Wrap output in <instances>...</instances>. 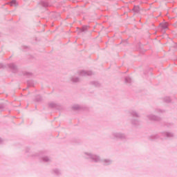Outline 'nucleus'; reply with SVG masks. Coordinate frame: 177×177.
<instances>
[{
    "mask_svg": "<svg viewBox=\"0 0 177 177\" xmlns=\"http://www.w3.org/2000/svg\"><path fill=\"white\" fill-rule=\"evenodd\" d=\"M83 157L86 160H90L92 162H102V158L99 154H96L92 152H84Z\"/></svg>",
    "mask_w": 177,
    "mask_h": 177,
    "instance_id": "obj_1",
    "label": "nucleus"
},
{
    "mask_svg": "<svg viewBox=\"0 0 177 177\" xmlns=\"http://www.w3.org/2000/svg\"><path fill=\"white\" fill-rule=\"evenodd\" d=\"M110 139L114 140L115 142H118V140H122V142L127 140V134L121 131H113L111 133Z\"/></svg>",
    "mask_w": 177,
    "mask_h": 177,
    "instance_id": "obj_2",
    "label": "nucleus"
},
{
    "mask_svg": "<svg viewBox=\"0 0 177 177\" xmlns=\"http://www.w3.org/2000/svg\"><path fill=\"white\" fill-rule=\"evenodd\" d=\"M146 117L149 121H156V122L161 121V118L157 115H154L153 113H149Z\"/></svg>",
    "mask_w": 177,
    "mask_h": 177,
    "instance_id": "obj_3",
    "label": "nucleus"
},
{
    "mask_svg": "<svg viewBox=\"0 0 177 177\" xmlns=\"http://www.w3.org/2000/svg\"><path fill=\"white\" fill-rule=\"evenodd\" d=\"M39 160L44 164H50V162H52V158L46 155H41L39 156Z\"/></svg>",
    "mask_w": 177,
    "mask_h": 177,
    "instance_id": "obj_4",
    "label": "nucleus"
},
{
    "mask_svg": "<svg viewBox=\"0 0 177 177\" xmlns=\"http://www.w3.org/2000/svg\"><path fill=\"white\" fill-rule=\"evenodd\" d=\"M77 73L80 77H90L91 75H93V72L91 71L82 70L79 71Z\"/></svg>",
    "mask_w": 177,
    "mask_h": 177,
    "instance_id": "obj_5",
    "label": "nucleus"
},
{
    "mask_svg": "<svg viewBox=\"0 0 177 177\" xmlns=\"http://www.w3.org/2000/svg\"><path fill=\"white\" fill-rule=\"evenodd\" d=\"M50 109H55V110H62V104L57 102H51L48 103Z\"/></svg>",
    "mask_w": 177,
    "mask_h": 177,
    "instance_id": "obj_6",
    "label": "nucleus"
},
{
    "mask_svg": "<svg viewBox=\"0 0 177 177\" xmlns=\"http://www.w3.org/2000/svg\"><path fill=\"white\" fill-rule=\"evenodd\" d=\"M160 133L162 136H164L165 138H167L168 139L175 138V133L172 131H162Z\"/></svg>",
    "mask_w": 177,
    "mask_h": 177,
    "instance_id": "obj_7",
    "label": "nucleus"
},
{
    "mask_svg": "<svg viewBox=\"0 0 177 177\" xmlns=\"http://www.w3.org/2000/svg\"><path fill=\"white\" fill-rule=\"evenodd\" d=\"M100 162L104 167H109V165H111V164H113V160H111V158L101 159Z\"/></svg>",
    "mask_w": 177,
    "mask_h": 177,
    "instance_id": "obj_8",
    "label": "nucleus"
},
{
    "mask_svg": "<svg viewBox=\"0 0 177 177\" xmlns=\"http://www.w3.org/2000/svg\"><path fill=\"white\" fill-rule=\"evenodd\" d=\"M131 124L133 127H138L140 125V120L138 118H132L131 120Z\"/></svg>",
    "mask_w": 177,
    "mask_h": 177,
    "instance_id": "obj_9",
    "label": "nucleus"
},
{
    "mask_svg": "<svg viewBox=\"0 0 177 177\" xmlns=\"http://www.w3.org/2000/svg\"><path fill=\"white\" fill-rule=\"evenodd\" d=\"M129 113L131 115V117H133L134 118H139V117H140L139 113H138V111H136V110L135 109L130 110Z\"/></svg>",
    "mask_w": 177,
    "mask_h": 177,
    "instance_id": "obj_10",
    "label": "nucleus"
},
{
    "mask_svg": "<svg viewBox=\"0 0 177 177\" xmlns=\"http://www.w3.org/2000/svg\"><path fill=\"white\" fill-rule=\"evenodd\" d=\"M8 66L9 67V68H10L12 73H17V66H16V64H15L14 63L9 64Z\"/></svg>",
    "mask_w": 177,
    "mask_h": 177,
    "instance_id": "obj_11",
    "label": "nucleus"
},
{
    "mask_svg": "<svg viewBox=\"0 0 177 177\" xmlns=\"http://www.w3.org/2000/svg\"><path fill=\"white\" fill-rule=\"evenodd\" d=\"M39 5L43 8H48L49 6V0H42L39 2Z\"/></svg>",
    "mask_w": 177,
    "mask_h": 177,
    "instance_id": "obj_12",
    "label": "nucleus"
},
{
    "mask_svg": "<svg viewBox=\"0 0 177 177\" xmlns=\"http://www.w3.org/2000/svg\"><path fill=\"white\" fill-rule=\"evenodd\" d=\"M52 172L55 175H57V176H60V175H62V170H60L59 169H57V168L53 169Z\"/></svg>",
    "mask_w": 177,
    "mask_h": 177,
    "instance_id": "obj_13",
    "label": "nucleus"
},
{
    "mask_svg": "<svg viewBox=\"0 0 177 177\" xmlns=\"http://www.w3.org/2000/svg\"><path fill=\"white\" fill-rule=\"evenodd\" d=\"M149 140H157V139H160V135L158 134H152L149 136Z\"/></svg>",
    "mask_w": 177,
    "mask_h": 177,
    "instance_id": "obj_14",
    "label": "nucleus"
},
{
    "mask_svg": "<svg viewBox=\"0 0 177 177\" xmlns=\"http://www.w3.org/2000/svg\"><path fill=\"white\" fill-rule=\"evenodd\" d=\"M72 109L75 111H80V110H82V106L80 104H75L72 106Z\"/></svg>",
    "mask_w": 177,
    "mask_h": 177,
    "instance_id": "obj_15",
    "label": "nucleus"
},
{
    "mask_svg": "<svg viewBox=\"0 0 177 177\" xmlns=\"http://www.w3.org/2000/svg\"><path fill=\"white\" fill-rule=\"evenodd\" d=\"M165 127H166V128H168L169 129H171L174 128V127H175V124H174V122H167L165 123Z\"/></svg>",
    "mask_w": 177,
    "mask_h": 177,
    "instance_id": "obj_16",
    "label": "nucleus"
},
{
    "mask_svg": "<svg viewBox=\"0 0 177 177\" xmlns=\"http://www.w3.org/2000/svg\"><path fill=\"white\" fill-rule=\"evenodd\" d=\"M155 114H164L165 113V110L161 109H156L154 110Z\"/></svg>",
    "mask_w": 177,
    "mask_h": 177,
    "instance_id": "obj_17",
    "label": "nucleus"
},
{
    "mask_svg": "<svg viewBox=\"0 0 177 177\" xmlns=\"http://www.w3.org/2000/svg\"><path fill=\"white\" fill-rule=\"evenodd\" d=\"M71 81H72V82H80V77L73 76L71 77Z\"/></svg>",
    "mask_w": 177,
    "mask_h": 177,
    "instance_id": "obj_18",
    "label": "nucleus"
},
{
    "mask_svg": "<svg viewBox=\"0 0 177 177\" xmlns=\"http://www.w3.org/2000/svg\"><path fill=\"white\" fill-rule=\"evenodd\" d=\"M124 81L126 84H131L132 83V79L130 77H126L124 78Z\"/></svg>",
    "mask_w": 177,
    "mask_h": 177,
    "instance_id": "obj_19",
    "label": "nucleus"
},
{
    "mask_svg": "<svg viewBox=\"0 0 177 177\" xmlns=\"http://www.w3.org/2000/svg\"><path fill=\"white\" fill-rule=\"evenodd\" d=\"M91 85H92L93 86H99L100 85V83H99V82L97 81H92L91 82Z\"/></svg>",
    "mask_w": 177,
    "mask_h": 177,
    "instance_id": "obj_20",
    "label": "nucleus"
},
{
    "mask_svg": "<svg viewBox=\"0 0 177 177\" xmlns=\"http://www.w3.org/2000/svg\"><path fill=\"white\" fill-rule=\"evenodd\" d=\"M163 102H165V103H171V97L166 96L163 98Z\"/></svg>",
    "mask_w": 177,
    "mask_h": 177,
    "instance_id": "obj_21",
    "label": "nucleus"
},
{
    "mask_svg": "<svg viewBox=\"0 0 177 177\" xmlns=\"http://www.w3.org/2000/svg\"><path fill=\"white\" fill-rule=\"evenodd\" d=\"M133 10L136 12V13H139V11L140 10V8H139L138 6H135Z\"/></svg>",
    "mask_w": 177,
    "mask_h": 177,
    "instance_id": "obj_22",
    "label": "nucleus"
},
{
    "mask_svg": "<svg viewBox=\"0 0 177 177\" xmlns=\"http://www.w3.org/2000/svg\"><path fill=\"white\" fill-rule=\"evenodd\" d=\"M160 26L162 30H167V28H168V25H167V24H160Z\"/></svg>",
    "mask_w": 177,
    "mask_h": 177,
    "instance_id": "obj_23",
    "label": "nucleus"
},
{
    "mask_svg": "<svg viewBox=\"0 0 177 177\" xmlns=\"http://www.w3.org/2000/svg\"><path fill=\"white\" fill-rule=\"evenodd\" d=\"M10 3V6H17V2L16 0H12Z\"/></svg>",
    "mask_w": 177,
    "mask_h": 177,
    "instance_id": "obj_24",
    "label": "nucleus"
},
{
    "mask_svg": "<svg viewBox=\"0 0 177 177\" xmlns=\"http://www.w3.org/2000/svg\"><path fill=\"white\" fill-rule=\"evenodd\" d=\"M35 100L37 102H41L42 101V97H41V95H37L35 98Z\"/></svg>",
    "mask_w": 177,
    "mask_h": 177,
    "instance_id": "obj_25",
    "label": "nucleus"
},
{
    "mask_svg": "<svg viewBox=\"0 0 177 177\" xmlns=\"http://www.w3.org/2000/svg\"><path fill=\"white\" fill-rule=\"evenodd\" d=\"M30 151H31V148H30V147H26L25 153H30Z\"/></svg>",
    "mask_w": 177,
    "mask_h": 177,
    "instance_id": "obj_26",
    "label": "nucleus"
},
{
    "mask_svg": "<svg viewBox=\"0 0 177 177\" xmlns=\"http://www.w3.org/2000/svg\"><path fill=\"white\" fill-rule=\"evenodd\" d=\"M86 30H88V26H83V27L81 28V32H84V31H86Z\"/></svg>",
    "mask_w": 177,
    "mask_h": 177,
    "instance_id": "obj_27",
    "label": "nucleus"
},
{
    "mask_svg": "<svg viewBox=\"0 0 177 177\" xmlns=\"http://www.w3.org/2000/svg\"><path fill=\"white\" fill-rule=\"evenodd\" d=\"M24 75H26V77H31V75H32V73L30 72H25Z\"/></svg>",
    "mask_w": 177,
    "mask_h": 177,
    "instance_id": "obj_28",
    "label": "nucleus"
},
{
    "mask_svg": "<svg viewBox=\"0 0 177 177\" xmlns=\"http://www.w3.org/2000/svg\"><path fill=\"white\" fill-rule=\"evenodd\" d=\"M28 86H34V82L33 81H29L28 82Z\"/></svg>",
    "mask_w": 177,
    "mask_h": 177,
    "instance_id": "obj_29",
    "label": "nucleus"
},
{
    "mask_svg": "<svg viewBox=\"0 0 177 177\" xmlns=\"http://www.w3.org/2000/svg\"><path fill=\"white\" fill-rule=\"evenodd\" d=\"M3 109H4L3 104H0V111H3Z\"/></svg>",
    "mask_w": 177,
    "mask_h": 177,
    "instance_id": "obj_30",
    "label": "nucleus"
},
{
    "mask_svg": "<svg viewBox=\"0 0 177 177\" xmlns=\"http://www.w3.org/2000/svg\"><path fill=\"white\" fill-rule=\"evenodd\" d=\"M26 49H28V47L26 46H22V50H26Z\"/></svg>",
    "mask_w": 177,
    "mask_h": 177,
    "instance_id": "obj_31",
    "label": "nucleus"
},
{
    "mask_svg": "<svg viewBox=\"0 0 177 177\" xmlns=\"http://www.w3.org/2000/svg\"><path fill=\"white\" fill-rule=\"evenodd\" d=\"M0 68H5V66H3L2 64H0Z\"/></svg>",
    "mask_w": 177,
    "mask_h": 177,
    "instance_id": "obj_32",
    "label": "nucleus"
},
{
    "mask_svg": "<svg viewBox=\"0 0 177 177\" xmlns=\"http://www.w3.org/2000/svg\"><path fill=\"white\" fill-rule=\"evenodd\" d=\"M2 143H3V140H2V138H0V145H2Z\"/></svg>",
    "mask_w": 177,
    "mask_h": 177,
    "instance_id": "obj_33",
    "label": "nucleus"
},
{
    "mask_svg": "<svg viewBox=\"0 0 177 177\" xmlns=\"http://www.w3.org/2000/svg\"><path fill=\"white\" fill-rule=\"evenodd\" d=\"M123 42H124V44H128V40H124Z\"/></svg>",
    "mask_w": 177,
    "mask_h": 177,
    "instance_id": "obj_34",
    "label": "nucleus"
},
{
    "mask_svg": "<svg viewBox=\"0 0 177 177\" xmlns=\"http://www.w3.org/2000/svg\"><path fill=\"white\" fill-rule=\"evenodd\" d=\"M35 156H36V157L38 156V153H36V154L35 155Z\"/></svg>",
    "mask_w": 177,
    "mask_h": 177,
    "instance_id": "obj_35",
    "label": "nucleus"
}]
</instances>
